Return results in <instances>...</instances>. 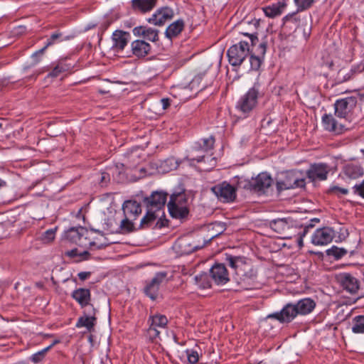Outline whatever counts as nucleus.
<instances>
[{"label": "nucleus", "mask_w": 364, "mask_h": 364, "mask_svg": "<svg viewBox=\"0 0 364 364\" xmlns=\"http://www.w3.org/2000/svg\"><path fill=\"white\" fill-rule=\"evenodd\" d=\"M228 60L232 66L240 65L250 55V45L247 41H241L230 47L227 53Z\"/></svg>", "instance_id": "nucleus-4"}, {"label": "nucleus", "mask_w": 364, "mask_h": 364, "mask_svg": "<svg viewBox=\"0 0 364 364\" xmlns=\"http://www.w3.org/2000/svg\"><path fill=\"white\" fill-rule=\"evenodd\" d=\"M287 4L285 1H279L263 9L265 15L269 18H274L282 14Z\"/></svg>", "instance_id": "nucleus-26"}, {"label": "nucleus", "mask_w": 364, "mask_h": 364, "mask_svg": "<svg viewBox=\"0 0 364 364\" xmlns=\"http://www.w3.org/2000/svg\"><path fill=\"white\" fill-rule=\"evenodd\" d=\"M314 225L309 224L308 225L302 226L299 230H296V236L297 235V242L300 247L304 246L303 237L306 235L309 228H312Z\"/></svg>", "instance_id": "nucleus-41"}, {"label": "nucleus", "mask_w": 364, "mask_h": 364, "mask_svg": "<svg viewBox=\"0 0 364 364\" xmlns=\"http://www.w3.org/2000/svg\"><path fill=\"white\" fill-rule=\"evenodd\" d=\"M68 69V67L64 64L59 63L58 64L53 70L49 73L48 76L51 77H56L60 73L66 71Z\"/></svg>", "instance_id": "nucleus-46"}, {"label": "nucleus", "mask_w": 364, "mask_h": 364, "mask_svg": "<svg viewBox=\"0 0 364 364\" xmlns=\"http://www.w3.org/2000/svg\"><path fill=\"white\" fill-rule=\"evenodd\" d=\"M299 315L310 314L316 306V302L310 298H304L294 304Z\"/></svg>", "instance_id": "nucleus-25"}, {"label": "nucleus", "mask_w": 364, "mask_h": 364, "mask_svg": "<svg viewBox=\"0 0 364 364\" xmlns=\"http://www.w3.org/2000/svg\"><path fill=\"white\" fill-rule=\"evenodd\" d=\"M171 100L169 98H162L160 101L164 110L170 106Z\"/></svg>", "instance_id": "nucleus-54"}, {"label": "nucleus", "mask_w": 364, "mask_h": 364, "mask_svg": "<svg viewBox=\"0 0 364 364\" xmlns=\"http://www.w3.org/2000/svg\"><path fill=\"white\" fill-rule=\"evenodd\" d=\"M195 280L198 286L202 289L210 287V283L208 280L207 274H201L195 277Z\"/></svg>", "instance_id": "nucleus-43"}, {"label": "nucleus", "mask_w": 364, "mask_h": 364, "mask_svg": "<svg viewBox=\"0 0 364 364\" xmlns=\"http://www.w3.org/2000/svg\"><path fill=\"white\" fill-rule=\"evenodd\" d=\"M352 331L355 333H364V316H357L353 319Z\"/></svg>", "instance_id": "nucleus-37"}, {"label": "nucleus", "mask_w": 364, "mask_h": 364, "mask_svg": "<svg viewBox=\"0 0 364 364\" xmlns=\"http://www.w3.org/2000/svg\"><path fill=\"white\" fill-rule=\"evenodd\" d=\"M259 95V86L255 85L237 102L236 108L244 114H248L256 107Z\"/></svg>", "instance_id": "nucleus-6"}, {"label": "nucleus", "mask_w": 364, "mask_h": 364, "mask_svg": "<svg viewBox=\"0 0 364 364\" xmlns=\"http://www.w3.org/2000/svg\"><path fill=\"white\" fill-rule=\"evenodd\" d=\"M156 219V215L149 209L146 214L142 218L140 223V227L141 228H146L149 227Z\"/></svg>", "instance_id": "nucleus-38"}, {"label": "nucleus", "mask_w": 364, "mask_h": 364, "mask_svg": "<svg viewBox=\"0 0 364 364\" xmlns=\"http://www.w3.org/2000/svg\"><path fill=\"white\" fill-rule=\"evenodd\" d=\"M157 0H132V8L141 13L151 11L156 5Z\"/></svg>", "instance_id": "nucleus-27"}, {"label": "nucleus", "mask_w": 364, "mask_h": 364, "mask_svg": "<svg viewBox=\"0 0 364 364\" xmlns=\"http://www.w3.org/2000/svg\"><path fill=\"white\" fill-rule=\"evenodd\" d=\"M179 162L174 157H169L161 164V168L164 172H168L178 168Z\"/></svg>", "instance_id": "nucleus-34"}, {"label": "nucleus", "mask_w": 364, "mask_h": 364, "mask_svg": "<svg viewBox=\"0 0 364 364\" xmlns=\"http://www.w3.org/2000/svg\"><path fill=\"white\" fill-rule=\"evenodd\" d=\"M66 255L70 257H77L79 255L78 252H77V249H73L70 251H68L66 252Z\"/></svg>", "instance_id": "nucleus-56"}, {"label": "nucleus", "mask_w": 364, "mask_h": 364, "mask_svg": "<svg viewBox=\"0 0 364 364\" xmlns=\"http://www.w3.org/2000/svg\"><path fill=\"white\" fill-rule=\"evenodd\" d=\"M60 36H61V33H53L50 36V38L48 40V42H47L46 45L43 48L40 49L39 50H38L35 53H33L32 57L34 58H36L38 55H43L44 51L46 50V48L48 46L53 45L54 43V42L58 38H59Z\"/></svg>", "instance_id": "nucleus-39"}, {"label": "nucleus", "mask_w": 364, "mask_h": 364, "mask_svg": "<svg viewBox=\"0 0 364 364\" xmlns=\"http://www.w3.org/2000/svg\"><path fill=\"white\" fill-rule=\"evenodd\" d=\"M167 206L171 216L174 218H184L189 213L188 197L184 191L171 194Z\"/></svg>", "instance_id": "nucleus-1"}, {"label": "nucleus", "mask_w": 364, "mask_h": 364, "mask_svg": "<svg viewBox=\"0 0 364 364\" xmlns=\"http://www.w3.org/2000/svg\"><path fill=\"white\" fill-rule=\"evenodd\" d=\"M133 33L136 36H142L151 42L159 41V31L150 27L138 26L133 29Z\"/></svg>", "instance_id": "nucleus-20"}, {"label": "nucleus", "mask_w": 364, "mask_h": 364, "mask_svg": "<svg viewBox=\"0 0 364 364\" xmlns=\"http://www.w3.org/2000/svg\"><path fill=\"white\" fill-rule=\"evenodd\" d=\"M305 175L300 171H291L286 173L283 180L277 181V186L279 191L294 189L305 186Z\"/></svg>", "instance_id": "nucleus-5"}, {"label": "nucleus", "mask_w": 364, "mask_h": 364, "mask_svg": "<svg viewBox=\"0 0 364 364\" xmlns=\"http://www.w3.org/2000/svg\"><path fill=\"white\" fill-rule=\"evenodd\" d=\"M110 180L109 174L106 172H102L101 173V178L100 179V183L102 186L106 185Z\"/></svg>", "instance_id": "nucleus-53"}, {"label": "nucleus", "mask_w": 364, "mask_h": 364, "mask_svg": "<svg viewBox=\"0 0 364 364\" xmlns=\"http://www.w3.org/2000/svg\"><path fill=\"white\" fill-rule=\"evenodd\" d=\"M131 48L134 55L137 58H144L150 53L151 47L144 40H136L132 43Z\"/></svg>", "instance_id": "nucleus-21"}, {"label": "nucleus", "mask_w": 364, "mask_h": 364, "mask_svg": "<svg viewBox=\"0 0 364 364\" xmlns=\"http://www.w3.org/2000/svg\"><path fill=\"white\" fill-rule=\"evenodd\" d=\"M328 172L329 167L326 164H314L306 171V176L310 181L316 182L326 180Z\"/></svg>", "instance_id": "nucleus-12"}, {"label": "nucleus", "mask_w": 364, "mask_h": 364, "mask_svg": "<svg viewBox=\"0 0 364 364\" xmlns=\"http://www.w3.org/2000/svg\"><path fill=\"white\" fill-rule=\"evenodd\" d=\"M215 143V139L213 136H210L208 138L201 139L198 144V146L196 147V151H200L203 153H205V154L203 155H197L194 156V154H190L186 157V159L190 161H197L198 163L209 161L210 166L207 167V169H211L213 168L216 164L215 159L212 156V154H209V152L213 148Z\"/></svg>", "instance_id": "nucleus-2"}, {"label": "nucleus", "mask_w": 364, "mask_h": 364, "mask_svg": "<svg viewBox=\"0 0 364 364\" xmlns=\"http://www.w3.org/2000/svg\"><path fill=\"white\" fill-rule=\"evenodd\" d=\"M297 9L296 12L309 9L314 4V0H294Z\"/></svg>", "instance_id": "nucleus-42"}, {"label": "nucleus", "mask_w": 364, "mask_h": 364, "mask_svg": "<svg viewBox=\"0 0 364 364\" xmlns=\"http://www.w3.org/2000/svg\"><path fill=\"white\" fill-rule=\"evenodd\" d=\"M335 237V232L331 228L324 227L317 229L311 237V242L315 245H326L330 243Z\"/></svg>", "instance_id": "nucleus-13"}, {"label": "nucleus", "mask_w": 364, "mask_h": 364, "mask_svg": "<svg viewBox=\"0 0 364 364\" xmlns=\"http://www.w3.org/2000/svg\"><path fill=\"white\" fill-rule=\"evenodd\" d=\"M297 13L296 11L286 15L282 19L283 25L287 27L294 26L296 28L300 22V18L296 15Z\"/></svg>", "instance_id": "nucleus-35"}, {"label": "nucleus", "mask_w": 364, "mask_h": 364, "mask_svg": "<svg viewBox=\"0 0 364 364\" xmlns=\"http://www.w3.org/2000/svg\"><path fill=\"white\" fill-rule=\"evenodd\" d=\"M227 262L230 267L234 269L236 274L240 276L243 280L252 279L256 277V274L248 265H247L240 257L228 256Z\"/></svg>", "instance_id": "nucleus-7"}, {"label": "nucleus", "mask_w": 364, "mask_h": 364, "mask_svg": "<svg viewBox=\"0 0 364 364\" xmlns=\"http://www.w3.org/2000/svg\"><path fill=\"white\" fill-rule=\"evenodd\" d=\"M151 324L149 328V334L151 338L159 336L160 329H165L168 323L167 318L161 314H156L150 317Z\"/></svg>", "instance_id": "nucleus-14"}, {"label": "nucleus", "mask_w": 364, "mask_h": 364, "mask_svg": "<svg viewBox=\"0 0 364 364\" xmlns=\"http://www.w3.org/2000/svg\"><path fill=\"white\" fill-rule=\"evenodd\" d=\"M322 124L326 130L340 134L345 130V126L335 119L332 114H325L322 117Z\"/></svg>", "instance_id": "nucleus-18"}, {"label": "nucleus", "mask_w": 364, "mask_h": 364, "mask_svg": "<svg viewBox=\"0 0 364 364\" xmlns=\"http://www.w3.org/2000/svg\"><path fill=\"white\" fill-rule=\"evenodd\" d=\"M6 186V182L0 178V187Z\"/></svg>", "instance_id": "nucleus-60"}, {"label": "nucleus", "mask_w": 364, "mask_h": 364, "mask_svg": "<svg viewBox=\"0 0 364 364\" xmlns=\"http://www.w3.org/2000/svg\"><path fill=\"white\" fill-rule=\"evenodd\" d=\"M344 174L350 178H357L363 175V170L359 165L347 164L343 168Z\"/></svg>", "instance_id": "nucleus-32"}, {"label": "nucleus", "mask_w": 364, "mask_h": 364, "mask_svg": "<svg viewBox=\"0 0 364 364\" xmlns=\"http://www.w3.org/2000/svg\"><path fill=\"white\" fill-rule=\"evenodd\" d=\"M86 232L87 230L81 227L79 228H72L67 232V238L74 243L80 245L81 238Z\"/></svg>", "instance_id": "nucleus-31"}, {"label": "nucleus", "mask_w": 364, "mask_h": 364, "mask_svg": "<svg viewBox=\"0 0 364 364\" xmlns=\"http://www.w3.org/2000/svg\"><path fill=\"white\" fill-rule=\"evenodd\" d=\"M55 230L56 228L46 230L41 236L42 241L45 243L52 242L55 238Z\"/></svg>", "instance_id": "nucleus-47"}, {"label": "nucleus", "mask_w": 364, "mask_h": 364, "mask_svg": "<svg viewBox=\"0 0 364 364\" xmlns=\"http://www.w3.org/2000/svg\"><path fill=\"white\" fill-rule=\"evenodd\" d=\"M250 63L251 69L254 70H257L261 65L262 60L259 57L255 56L254 55H251L250 56Z\"/></svg>", "instance_id": "nucleus-49"}, {"label": "nucleus", "mask_w": 364, "mask_h": 364, "mask_svg": "<svg viewBox=\"0 0 364 364\" xmlns=\"http://www.w3.org/2000/svg\"><path fill=\"white\" fill-rule=\"evenodd\" d=\"M272 183L271 176L267 173H259L255 178L252 179L251 186L255 191H264L270 187Z\"/></svg>", "instance_id": "nucleus-19"}, {"label": "nucleus", "mask_w": 364, "mask_h": 364, "mask_svg": "<svg viewBox=\"0 0 364 364\" xmlns=\"http://www.w3.org/2000/svg\"><path fill=\"white\" fill-rule=\"evenodd\" d=\"M91 273L90 272H81L78 273V277L80 280L84 281L87 279L90 276Z\"/></svg>", "instance_id": "nucleus-55"}, {"label": "nucleus", "mask_w": 364, "mask_h": 364, "mask_svg": "<svg viewBox=\"0 0 364 364\" xmlns=\"http://www.w3.org/2000/svg\"><path fill=\"white\" fill-rule=\"evenodd\" d=\"M298 314L296 306L293 303L287 304L279 312L271 314L267 318H274L281 323L291 322Z\"/></svg>", "instance_id": "nucleus-11"}, {"label": "nucleus", "mask_w": 364, "mask_h": 364, "mask_svg": "<svg viewBox=\"0 0 364 364\" xmlns=\"http://www.w3.org/2000/svg\"><path fill=\"white\" fill-rule=\"evenodd\" d=\"M53 347V345H50L49 346L45 348L44 349L34 353L31 358V360L33 363H39L40 361H41L46 353Z\"/></svg>", "instance_id": "nucleus-44"}, {"label": "nucleus", "mask_w": 364, "mask_h": 364, "mask_svg": "<svg viewBox=\"0 0 364 364\" xmlns=\"http://www.w3.org/2000/svg\"><path fill=\"white\" fill-rule=\"evenodd\" d=\"M89 341H90V342H92V336H90L89 337Z\"/></svg>", "instance_id": "nucleus-61"}, {"label": "nucleus", "mask_w": 364, "mask_h": 364, "mask_svg": "<svg viewBox=\"0 0 364 364\" xmlns=\"http://www.w3.org/2000/svg\"><path fill=\"white\" fill-rule=\"evenodd\" d=\"M357 104V97L350 96L339 99L334 104L335 114L342 119L346 118Z\"/></svg>", "instance_id": "nucleus-9"}, {"label": "nucleus", "mask_w": 364, "mask_h": 364, "mask_svg": "<svg viewBox=\"0 0 364 364\" xmlns=\"http://www.w3.org/2000/svg\"><path fill=\"white\" fill-rule=\"evenodd\" d=\"M184 23L183 20H177L170 24L166 31L165 36L169 39L177 36L183 29Z\"/></svg>", "instance_id": "nucleus-30"}, {"label": "nucleus", "mask_w": 364, "mask_h": 364, "mask_svg": "<svg viewBox=\"0 0 364 364\" xmlns=\"http://www.w3.org/2000/svg\"><path fill=\"white\" fill-rule=\"evenodd\" d=\"M173 11L169 7H163L158 9L151 18L148 19L149 23L155 26H163L166 21L173 17Z\"/></svg>", "instance_id": "nucleus-15"}, {"label": "nucleus", "mask_w": 364, "mask_h": 364, "mask_svg": "<svg viewBox=\"0 0 364 364\" xmlns=\"http://www.w3.org/2000/svg\"><path fill=\"white\" fill-rule=\"evenodd\" d=\"M260 48H261V54L264 55V53L266 52V45L264 43H261Z\"/></svg>", "instance_id": "nucleus-58"}, {"label": "nucleus", "mask_w": 364, "mask_h": 364, "mask_svg": "<svg viewBox=\"0 0 364 364\" xmlns=\"http://www.w3.org/2000/svg\"><path fill=\"white\" fill-rule=\"evenodd\" d=\"M89 255V252L87 251H84L82 253L79 254V256L84 257Z\"/></svg>", "instance_id": "nucleus-59"}, {"label": "nucleus", "mask_w": 364, "mask_h": 364, "mask_svg": "<svg viewBox=\"0 0 364 364\" xmlns=\"http://www.w3.org/2000/svg\"><path fill=\"white\" fill-rule=\"evenodd\" d=\"M355 70L349 68H342L339 70L336 75V80L339 83H342L346 82L350 80L353 74L355 73Z\"/></svg>", "instance_id": "nucleus-33"}, {"label": "nucleus", "mask_w": 364, "mask_h": 364, "mask_svg": "<svg viewBox=\"0 0 364 364\" xmlns=\"http://www.w3.org/2000/svg\"><path fill=\"white\" fill-rule=\"evenodd\" d=\"M211 225H212V229L215 230V232H214V234L211 235V237L210 240L220 235L225 230V224L223 223L216 222V223H213Z\"/></svg>", "instance_id": "nucleus-48"}, {"label": "nucleus", "mask_w": 364, "mask_h": 364, "mask_svg": "<svg viewBox=\"0 0 364 364\" xmlns=\"http://www.w3.org/2000/svg\"><path fill=\"white\" fill-rule=\"evenodd\" d=\"M187 356L188 362L191 364H195L198 361V353L196 350H187Z\"/></svg>", "instance_id": "nucleus-50"}, {"label": "nucleus", "mask_w": 364, "mask_h": 364, "mask_svg": "<svg viewBox=\"0 0 364 364\" xmlns=\"http://www.w3.org/2000/svg\"><path fill=\"white\" fill-rule=\"evenodd\" d=\"M72 297L81 306L85 307L90 305L91 300L90 291L88 289L79 288L72 294Z\"/></svg>", "instance_id": "nucleus-24"}, {"label": "nucleus", "mask_w": 364, "mask_h": 364, "mask_svg": "<svg viewBox=\"0 0 364 364\" xmlns=\"http://www.w3.org/2000/svg\"><path fill=\"white\" fill-rule=\"evenodd\" d=\"M330 192L338 195H346L348 193V190L344 188H340L338 186H333L329 190Z\"/></svg>", "instance_id": "nucleus-52"}, {"label": "nucleus", "mask_w": 364, "mask_h": 364, "mask_svg": "<svg viewBox=\"0 0 364 364\" xmlns=\"http://www.w3.org/2000/svg\"><path fill=\"white\" fill-rule=\"evenodd\" d=\"M271 228L283 238L291 239L296 236V230L302 228L291 218H277L270 223Z\"/></svg>", "instance_id": "nucleus-3"}, {"label": "nucleus", "mask_w": 364, "mask_h": 364, "mask_svg": "<svg viewBox=\"0 0 364 364\" xmlns=\"http://www.w3.org/2000/svg\"><path fill=\"white\" fill-rule=\"evenodd\" d=\"M123 213L125 217L135 219L141 213V205L135 200H127L122 205Z\"/></svg>", "instance_id": "nucleus-23"}, {"label": "nucleus", "mask_w": 364, "mask_h": 364, "mask_svg": "<svg viewBox=\"0 0 364 364\" xmlns=\"http://www.w3.org/2000/svg\"><path fill=\"white\" fill-rule=\"evenodd\" d=\"M91 312H85L84 316L80 317L76 323V327H85L89 332L94 331V326L96 322V310L92 305H90Z\"/></svg>", "instance_id": "nucleus-17"}, {"label": "nucleus", "mask_w": 364, "mask_h": 364, "mask_svg": "<svg viewBox=\"0 0 364 364\" xmlns=\"http://www.w3.org/2000/svg\"><path fill=\"white\" fill-rule=\"evenodd\" d=\"M210 190L223 203L232 202L236 198L235 188L226 181L213 186Z\"/></svg>", "instance_id": "nucleus-8"}, {"label": "nucleus", "mask_w": 364, "mask_h": 364, "mask_svg": "<svg viewBox=\"0 0 364 364\" xmlns=\"http://www.w3.org/2000/svg\"><path fill=\"white\" fill-rule=\"evenodd\" d=\"M167 194L164 192H154L151 196L147 198L149 203V208L151 210H161L164 207L166 201Z\"/></svg>", "instance_id": "nucleus-22"}, {"label": "nucleus", "mask_w": 364, "mask_h": 364, "mask_svg": "<svg viewBox=\"0 0 364 364\" xmlns=\"http://www.w3.org/2000/svg\"><path fill=\"white\" fill-rule=\"evenodd\" d=\"M213 280L217 284H225L229 281V274L223 264H215L210 270Z\"/></svg>", "instance_id": "nucleus-16"}, {"label": "nucleus", "mask_w": 364, "mask_h": 364, "mask_svg": "<svg viewBox=\"0 0 364 364\" xmlns=\"http://www.w3.org/2000/svg\"><path fill=\"white\" fill-rule=\"evenodd\" d=\"M133 223L129 220V217H125V218L121 221L120 225L117 228V229L115 230H110V231L112 232H119L118 230H121L122 231L131 232L133 230Z\"/></svg>", "instance_id": "nucleus-40"}, {"label": "nucleus", "mask_w": 364, "mask_h": 364, "mask_svg": "<svg viewBox=\"0 0 364 364\" xmlns=\"http://www.w3.org/2000/svg\"><path fill=\"white\" fill-rule=\"evenodd\" d=\"M342 284L344 289L350 293H355L359 289L358 280L349 274L343 276Z\"/></svg>", "instance_id": "nucleus-29"}, {"label": "nucleus", "mask_w": 364, "mask_h": 364, "mask_svg": "<svg viewBox=\"0 0 364 364\" xmlns=\"http://www.w3.org/2000/svg\"><path fill=\"white\" fill-rule=\"evenodd\" d=\"M166 272H157L144 288L145 294L152 300H155L159 294L161 284L165 280Z\"/></svg>", "instance_id": "nucleus-10"}, {"label": "nucleus", "mask_w": 364, "mask_h": 364, "mask_svg": "<svg viewBox=\"0 0 364 364\" xmlns=\"http://www.w3.org/2000/svg\"><path fill=\"white\" fill-rule=\"evenodd\" d=\"M327 252L328 255H332L336 259H338L343 257L347 253V251L343 248L333 247L331 249L328 250Z\"/></svg>", "instance_id": "nucleus-45"}, {"label": "nucleus", "mask_w": 364, "mask_h": 364, "mask_svg": "<svg viewBox=\"0 0 364 364\" xmlns=\"http://www.w3.org/2000/svg\"><path fill=\"white\" fill-rule=\"evenodd\" d=\"M58 343V341H54L51 345H53V346H54L55 343Z\"/></svg>", "instance_id": "nucleus-62"}, {"label": "nucleus", "mask_w": 364, "mask_h": 364, "mask_svg": "<svg viewBox=\"0 0 364 364\" xmlns=\"http://www.w3.org/2000/svg\"><path fill=\"white\" fill-rule=\"evenodd\" d=\"M129 33L117 31L113 33L112 39L114 46L119 50H123L128 43Z\"/></svg>", "instance_id": "nucleus-28"}, {"label": "nucleus", "mask_w": 364, "mask_h": 364, "mask_svg": "<svg viewBox=\"0 0 364 364\" xmlns=\"http://www.w3.org/2000/svg\"><path fill=\"white\" fill-rule=\"evenodd\" d=\"M353 193L364 198V181L353 187Z\"/></svg>", "instance_id": "nucleus-51"}, {"label": "nucleus", "mask_w": 364, "mask_h": 364, "mask_svg": "<svg viewBox=\"0 0 364 364\" xmlns=\"http://www.w3.org/2000/svg\"><path fill=\"white\" fill-rule=\"evenodd\" d=\"M176 245L181 249V254H190L201 247L198 245H190L186 240H181Z\"/></svg>", "instance_id": "nucleus-36"}, {"label": "nucleus", "mask_w": 364, "mask_h": 364, "mask_svg": "<svg viewBox=\"0 0 364 364\" xmlns=\"http://www.w3.org/2000/svg\"><path fill=\"white\" fill-rule=\"evenodd\" d=\"M245 35L249 36L250 40L252 43V46H254L255 44L256 41H258L257 37L256 36H255L254 34L245 33Z\"/></svg>", "instance_id": "nucleus-57"}]
</instances>
